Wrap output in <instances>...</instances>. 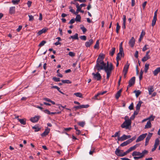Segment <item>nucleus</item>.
Returning <instances> with one entry per match:
<instances>
[{"label": "nucleus", "mask_w": 160, "mask_h": 160, "mask_svg": "<svg viewBox=\"0 0 160 160\" xmlns=\"http://www.w3.org/2000/svg\"><path fill=\"white\" fill-rule=\"evenodd\" d=\"M52 88H56L58 91L60 89V88L56 86H54L51 87Z\"/></svg>", "instance_id": "obj_63"}, {"label": "nucleus", "mask_w": 160, "mask_h": 160, "mask_svg": "<svg viewBox=\"0 0 160 160\" xmlns=\"http://www.w3.org/2000/svg\"><path fill=\"white\" fill-rule=\"evenodd\" d=\"M75 21L76 20H75V18H72L70 20V21H69V22L68 23V24H73L75 22Z\"/></svg>", "instance_id": "obj_53"}, {"label": "nucleus", "mask_w": 160, "mask_h": 160, "mask_svg": "<svg viewBox=\"0 0 160 160\" xmlns=\"http://www.w3.org/2000/svg\"><path fill=\"white\" fill-rule=\"evenodd\" d=\"M39 118L40 116H35L31 118L30 120L32 122H36L38 121Z\"/></svg>", "instance_id": "obj_8"}, {"label": "nucleus", "mask_w": 160, "mask_h": 160, "mask_svg": "<svg viewBox=\"0 0 160 160\" xmlns=\"http://www.w3.org/2000/svg\"><path fill=\"white\" fill-rule=\"evenodd\" d=\"M61 81L63 83H66L68 84L72 83V82L69 80H62Z\"/></svg>", "instance_id": "obj_34"}, {"label": "nucleus", "mask_w": 160, "mask_h": 160, "mask_svg": "<svg viewBox=\"0 0 160 160\" xmlns=\"http://www.w3.org/2000/svg\"><path fill=\"white\" fill-rule=\"evenodd\" d=\"M136 138V137L134 136L132 137V138L128 139L129 142L130 143L132 142L133 140H134Z\"/></svg>", "instance_id": "obj_52"}, {"label": "nucleus", "mask_w": 160, "mask_h": 160, "mask_svg": "<svg viewBox=\"0 0 160 160\" xmlns=\"http://www.w3.org/2000/svg\"><path fill=\"white\" fill-rule=\"evenodd\" d=\"M20 0H12V2L14 4H17L20 2Z\"/></svg>", "instance_id": "obj_46"}, {"label": "nucleus", "mask_w": 160, "mask_h": 160, "mask_svg": "<svg viewBox=\"0 0 160 160\" xmlns=\"http://www.w3.org/2000/svg\"><path fill=\"white\" fill-rule=\"evenodd\" d=\"M115 153L118 156L121 157V155H122V152H121V150H120L119 149L117 148L115 151Z\"/></svg>", "instance_id": "obj_19"}, {"label": "nucleus", "mask_w": 160, "mask_h": 160, "mask_svg": "<svg viewBox=\"0 0 160 160\" xmlns=\"http://www.w3.org/2000/svg\"><path fill=\"white\" fill-rule=\"evenodd\" d=\"M130 143L128 140L124 142L123 143H122L120 144V146L121 147H124L126 146H127V145Z\"/></svg>", "instance_id": "obj_27"}, {"label": "nucleus", "mask_w": 160, "mask_h": 160, "mask_svg": "<svg viewBox=\"0 0 160 160\" xmlns=\"http://www.w3.org/2000/svg\"><path fill=\"white\" fill-rule=\"evenodd\" d=\"M71 38L72 39H75V40H78V33H75L74 35L71 36L69 38V39H71Z\"/></svg>", "instance_id": "obj_22"}, {"label": "nucleus", "mask_w": 160, "mask_h": 160, "mask_svg": "<svg viewBox=\"0 0 160 160\" xmlns=\"http://www.w3.org/2000/svg\"><path fill=\"white\" fill-rule=\"evenodd\" d=\"M142 158V156H139L137 157L134 156L133 157L134 159L135 160L138 159Z\"/></svg>", "instance_id": "obj_57"}, {"label": "nucleus", "mask_w": 160, "mask_h": 160, "mask_svg": "<svg viewBox=\"0 0 160 160\" xmlns=\"http://www.w3.org/2000/svg\"><path fill=\"white\" fill-rule=\"evenodd\" d=\"M93 40L92 39H90L88 41L85 42V45L87 48L89 47L93 44Z\"/></svg>", "instance_id": "obj_11"}, {"label": "nucleus", "mask_w": 160, "mask_h": 160, "mask_svg": "<svg viewBox=\"0 0 160 160\" xmlns=\"http://www.w3.org/2000/svg\"><path fill=\"white\" fill-rule=\"evenodd\" d=\"M120 28V26L119 25V24L118 23H117V27H116V32L117 33H118V31L119 29Z\"/></svg>", "instance_id": "obj_42"}, {"label": "nucleus", "mask_w": 160, "mask_h": 160, "mask_svg": "<svg viewBox=\"0 0 160 160\" xmlns=\"http://www.w3.org/2000/svg\"><path fill=\"white\" fill-rule=\"evenodd\" d=\"M74 95H75L76 97L79 98L82 97V94L80 92H76L74 93Z\"/></svg>", "instance_id": "obj_35"}, {"label": "nucleus", "mask_w": 160, "mask_h": 160, "mask_svg": "<svg viewBox=\"0 0 160 160\" xmlns=\"http://www.w3.org/2000/svg\"><path fill=\"white\" fill-rule=\"evenodd\" d=\"M99 40H97L96 41V43L95 45L94 46V48H97L99 47Z\"/></svg>", "instance_id": "obj_45"}, {"label": "nucleus", "mask_w": 160, "mask_h": 160, "mask_svg": "<svg viewBox=\"0 0 160 160\" xmlns=\"http://www.w3.org/2000/svg\"><path fill=\"white\" fill-rule=\"evenodd\" d=\"M131 137L130 135H126L125 134H123L122 136L120 138H118V141H123L127 139L130 138Z\"/></svg>", "instance_id": "obj_6"}, {"label": "nucleus", "mask_w": 160, "mask_h": 160, "mask_svg": "<svg viewBox=\"0 0 160 160\" xmlns=\"http://www.w3.org/2000/svg\"><path fill=\"white\" fill-rule=\"evenodd\" d=\"M99 72H97L96 73L93 72L92 73L93 76V79L97 81H100L102 77L100 73H99Z\"/></svg>", "instance_id": "obj_4"}, {"label": "nucleus", "mask_w": 160, "mask_h": 160, "mask_svg": "<svg viewBox=\"0 0 160 160\" xmlns=\"http://www.w3.org/2000/svg\"><path fill=\"white\" fill-rule=\"evenodd\" d=\"M91 2H89L88 7H87V9L88 10H89L91 8Z\"/></svg>", "instance_id": "obj_60"}, {"label": "nucleus", "mask_w": 160, "mask_h": 160, "mask_svg": "<svg viewBox=\"0 0 160 160\" xmlns=\"http://www.w3.org/2000/svg\"><path fill=\"white\" fill-rule=\"evenodd\" d=\"M103 69L106 73H111L113 69V65L112 63H110L109 65L108 62H107V65L104 66Z\"/></svg>", "instance_id": "obj_3"}, {"label": "nucleus", "mask_w": 160, "mask_h": 160, "mask_svg": "<svg viewBox=\"0 0 160 160\" xmlns=\"http://www.w3.org/2000/svg\"><path fill=\"white\" fill-rule=\"evenodd\" d=\"M135 77H133L129 81V87H131L134 85L135 82Z\"/></svg>", "instance_id": "obj_9"}, {"label": "nucleus", "mask_w": 160, "mask_h": 160, "mask_svg": "<svg viewBox=\"0 0 160 160\" xmlns=\"http://www.w3.org/2000/svg\"><path fill=\"white\" fill-rule=\"evenodd\" d=\"M80 29L82 30L83 33L87 31L86 29L83 25H82V26L80 27Z\"/></svg>", "instance_id": "obj_48"}, {"label": "nucleus", "mask_w": 160, "mask_h": 160, "mask_svg": "<svg viewBox=\"0 0 160 160\" xmlns=\"http://www.w3.org/2000/svg\"><path fill=\"white\" fill-rule=\"evenodd\" d=\"M138 51H136L135 52V54L134 55L135 57L136 58H138Z\"/></svg>", "instance_id": "obj_64"}, {"label": "nucleus", "mask_w": 160, "mask_h": 160, "mask_svg": "<svg viewBox=\"0 0 160 160\" xmlns=\"http://www.w3.org/2000/svg\"><path fill=\"white\" fill-rule=\"evenodd\" d=\"M124 55L123 49L121 48H119V52L117 55L116 59L121 60V58L122 57H124Z\"/></svg>", "instance_id": "obj_5"}, {"label": "nucleus", "mask_w": 160, "mask_h": 160, "mask_svg": "<svg viewBox=\"0 0 160 160\" xmlns=\"http://www.w3.org/2000/svg\"><path fill=\"white\" fill-rule=\"evenodd\" d=\"M135 43V39L133 37H132L129 41V44L131 47L132 48L134 46Z\"/></svg>", "instance_id": "obj_12"}, {"label": "nucleus", "mask_w": 160, "mask_h": 160, "mask_svg": "<svg viewBox=\"0 0 160 160\" xmlns=\"http://www.w3.org/2000/svg\"><path fill=\"white\" fill-rule=\"evenodd\" d=\"M148 46V45L147 44H145L144 47L142 49V51L143 52L145 51L146 50L148 49V48H147V47Z\"/></svg>", "instance_id": "obj_55"}, {"label": "nucleus", "mask_w": 160, "mask_h": 160, "mask_svg": "<svg viewBox=\"0 0 160 160\" xmlns=\"http://www.w3.org/2000/svg\"><path fill=\"white\" fill-rule=\"evenodd\" d=\"M159 73L160 74V67L157 68L153 71V73L154 76H157Z\"/></svg>", "instance_id": "obj_15"}, {"label": "nucleus", "mask_w": 160, "mask_h": 160, "mask_svg": "<svg viewBox=\"0 0 160 160\" xmlns=\"http://www.w3.org/2000/svg\"><path fill=\"white\" fill-rule=\"evenodd\" d=\"M104 58V55L103 54L100 53L98 56V58L97 61L100 62V61H103V59Z\"/></svg>", "instance_id": "obj_16"}, {"label": "nucleus", "mask_w": 160, "mask_h": 160, "mask_svg": "<svg viewBox=\"0 0 160 160\" xmlns=\"http://www.w3.org/2000/svg\"><path fill=\"white\" fill-rule=\"evenodd\" d=\"M120 131H118V132H116L115 134L113 135H112L111 137L113 138L118 137V138H120Z\"/></svg>", "instance_id": "obj_21"}, {"label": "nucleus", "mask_w": 160, "mask_h": 160, "mask_svg": "<svg viewBox=\"0 0 160 160\" xmlns=\"http://www.w3.org/2000/svg\"><path fill=\"white\" fill-rule=\"evenodd\" d=\"M147 135V133H145L140 135L137 139L136 142H138L142 140L146 137Z\"/></svg>", "instance_id": "obj_7"}, {"label": "nucleus", "mask_w": 160, "mask_h": 160, "mask_svg": "<svg viewBox=\"0 0 160 160\" xmlns=\"http://www.w3.org/2000/svg\"><path fill=\"white\" fill-rule=\"evenodd\" d=\"M151 124L150 121H148L147 122V124L145 125L144 128H149L151 127Z\"/></svg>", "instance_id": "obj_24"}, {"label": "nucleus", "mask_w": 160, "mask_h": 160, "mask_svg": "<svg viewBox=\"0 0 160 160\" xmlns=\"http://www.w3.org/2000/svg\"><path fill=\"white\" fill-rule=\"evenodd\" d=\"M78 124L80 126L82 127H83L85 124V123L84 122H79L78 123Z\"/></svg>", "instance_id": "obj_50"}, {"label": "nucleus", "mask_w": 160, "mask_h": 160, "mask_svg": "<svg viewBox=\"0 0 160 160\" xmlns=\"http://www.w3.org/2000/svg\"><path fill=\"white\" fill-rule=\"evenodd\" d=\"M32 3V2L31 1H28L27 3V4L28 7H29V8L30 7Z\"/></svg>", "instance_id": "obj_62"}, {"label": "nucleus", "mask_w": 160, "mask_h": 160, "mask_svg": "<svg viewBox=\"0 0 160 160\" xmlns=\"http://www.w3.org/2000/svg\"><path fill=\"white\" fill-rule=\"evenodd\" d=\"M29 17V21H32L34 19V17L32 15H28Z\"/></svg>", "instance_id": "obj_56"}, {"label": "nucleus", "mask_w": 160, "mask_h": 160, "mask_svg": "<svg viewBox=\"0 0 160 160\" xmlns=\"http://www.w3.org/2000/svg\"><path fill=\"white\" fill-rule=\"evenodd\" d=\"M134 92L135 93L136 96L137 97H138L141 94V92L139 90L137 91L135 90L134 91Z\"/></svg>", "instance_id": "obj_36"}, {"label": "nucleus", "mask_w": 160, "mask_h": 160, "mask_svg": "<svg viewBox=\"0 0 160 160\" xmlns=\"http://www.w3.org/2000/svg\"><path fill=\"white\" fill-rule=\"evenodd\" d=\"M22 26L21 25H19L18 28L16 30L18 32H19L22 29Z\"/></svg>", "instance_id": "obj_61"}, {"label": "nucleus", "mask_w": 160, "mask_h": 160, "mask_svg": "<svg viewBox=\"0 0 160 160\" xmlns=\"http://www.w3.org/2000/svg\"><path fill=\"white\" fill-rule=\"evenodd\" d=\"M157 18L155 17H153V20H152V26H154L156 23V21H157Z\"/></svg>", "instance_id": "obj_33"}, {"label": "nucleus", "mask_w": 160, "mask_h": 160, "mask_svg": "<svg viewBox=\"0 0 160 160\" xmlns=\"http://www.w3.org/2000/svg\"><path fill=\"white\" fill-rule=\"evenodd\" d=\"M115 48H112L111 51L110 52L109 54L111 56H113L115 52Z\"/></svg>", "instance_id": "obj_30"}, {"label": "nucleus", "mask_w": 160, "mask_h": 160, "mask_svg": "<svg viewBox=\"0 0 160 160\" xmlns=\"http://www.w3.org/2000/svg\"><path fill=\"white\" fill-rule=\"evenodd\" d=\"M142 103V102L141 101H139L138 103L137 104L136 108V110L137 111H139L140 109V107L141 105V104Z\"/></svg>", "instance_id": "obj_17"}, {"label": "nucleus", "mask_w": 160, "mask_h": 160, "mask_svg": "<svg viewBox=\"0 0 160 160\" xmlns=\"http://www.w3.org/2000/svg\"><path fill=\"white\" fill-rule=\"evenodd\" d=\"M149 64L146 63L145 65L144 72L145 73H147L148 70L149 69Z\"/></svg>", "instance_id": "obj_29"}, {"label": "nucleus", "mask_w": 160, "mask_h": 160, "mask_svg": "<svg viewBox=\"0 0 160 160\" xmlns=\"http://www.w3.org/2000/svg\"><path fill=\"white\" fill-rule=\"evenodd\" d=\"M52 80L56 82H59L60 81V79L59 78H58L56 77H53L52 78Z\"/></svg>", "instance_id": "obj_44"}, {"label": "nucleus", "mask_w": 160, "mask_h": 160, "mask_svg": "<svg viewBox=\"0 0 160 160\" xmlns=\"http://www.w3.org/2000/svg\"><path fill=\"white\" fill-rule=\"evenodd\" d=\"M68 55L72 57H73L75 56V53L73 52H69Z\"/></svg>", "instance_id": "obj_54"}, {"label": "nucleus", "mask_w": 160, "mask_h": 160, "mask_svg": "<svg viewBox=\"0 0 160 160\" xmlns=\"http://www.w3.org/2000/svg\"><path fill=\"white\" fill-rule=\"evenodd\" d=\"M148 93L149 95H151L154 91L153 86H150L148 88Z\"/></svg>", "instance_id": "obj_20"}, {"label": "nucleus", "mask_w": 160, "mask_h": 160, "mask_svg": "<svg viewBox=\"0 0 160 160\" xmlns=\"http://www.w3.org/2000/svg\"><path fill=\"white\" fill-rule=\"evenodd\" d=\"M50 129L47 128L45 131L41 134V135L42 137H44L47 135L49 132Z\"/></svg>", "instance_id": "obj_14"}, {"label": "nucleus", "mask_w": 160, "mask_h": 160, "mask_svg": "<svg viewBox=\"0 0 160 160\" xmlns=\"http://www.w3.org/2000/svg\"><path fill=\"white\" fill-rule=\"evenodd\" d=\"M141 154V152L136 151H134L132 153V155L133 156H139Z\"/></svg>", "instance_id": "obj_25"}, {"label": "nucleus", "mask_w": 160, "mask_h": 160, "mask_svg": "<svg viewBox=\"0 0 160 160\" xmlns=\"http://www.w3.org/2000/svg\"><path fill=\"white\" fill-rule=\"evenodd\" d=\"M159 144V141L158 138H157L155 140V142L154 146L155 147L157 148V146Z\"/></svg>", "instance_id": "obj_31"}, {"label": "nucleus", "mask_w": 160, "mask_h": 160, "mask_svg": "<svg viewBox=\"0 0 160 160\" xmlns=\"http://www.w3.org/2000/svg\"><path fill=\"white\" fill-rule=\"evenodd\" d=\"M148 152V151L145 150H143V151H142V152H141V156H142V158H143L144 156L145 155V154L147 153Z\"/></svg>", "instance_id": "obj_39"}, {"label": "nucleus", "mask_w": 160, "mask_h": 160, "mask_svg": "<svg viewBox=\"0 0 160 160\" xmlns=\"http://www.w3.org/2000/svg\"><path fill=\"white\" fill-rule=\"evenodd\" d=\"M105 66V63L104 62V61H96V64L94 66V69L95 71L97 70L98 72H99L101 70L103 69L104 66Z\"/></svg>", "instance_id": "obj_1"}, {"label": "nucleus", "mask_w": 160, "mask_h": 160, "mask_svg": "<svg viewBox=\"0 0 160 160\" xmlns=\"http://www.w3.org/2000/svg\"><path fill=\"white\" fill-rule=\"evenodd\" d=\"M155 118V116H154L152 115H151L147 119H149L151 121H153L154 120V118Z\"/></svg>", "instance_id": "obj_43"}, {"label": "nucleus", "mask_w": 160, "mask_h": 160, "mask_svg": "<svg viewBox=\"0 0 160 160\" xmlns=\"http://www.w3.org/2000/svg\"><path fill=\"white\" fill-rule=\"evenodd\" d=\"M80 108H88L89 107V105L88 104L87 105H80Z\"/></svg>", "instance_id": "obj_41"}, {"label": "nucleus", "mask_w": 160, "mask_h": 160, "mask_svg": "<svg viewBox=\"0 0 160 160\" xmlns=\"http://www.w3.org/2000/svg\"><path fill=\"white\" fill-rule=\"evenodd\" d=\"M131 121L130 119H128L121 124V127L122 128H125L126 129H130L131 128Z\"/></svg>", "instance_id": "obj_2"}, {"label": "nucleus", "mask_w": 160, "mask_h": 160, "mask_svg": "<svg viewBox=\"0 0 160 160\" xmlns=\"http://www.w3.org/2000/svg\"><path fill=\"white\" fill-rule=\"evenodd\" d=\"M43 111L46 113H47L48 114H51V112L48 109L44 110Z\"/></svg>", "instance_id": "obj_58"}, {"label": "nucleus", "mask_w": 160, "mask_h": 160, "mask_svg": "<svg viewBox=\"0 0 160 160\" xmlns=\"http://www.w3.org/2000/svg\"><path fill=\"white\" fill-rule=\"evenodd\" d=\"M33 129H34V131L36 132H38L40 130V128L36 126H34L32 127Z\"/></svg>", "instance_id": "obj_40"}, {"label": "nucleus", "mask_w": 160, "mask_h": 160, "mask_svg": "<svg viewBox=\"0 0 160 160\" xmlns=\"http://www.w3.org/2000/svg\"><path fill=\"white\" fill-rule=\"evenodd\" d=\"M138 145L137 144H135L134 146L131 147L130 148V149H131V150L132 151L134 150L137 147Z\"/></svg>", "instance_id": "obj_49"}, {"label": "nucleus", "mask_w": 160, "mask_h": 160, "mask_svg": "<svg viewBox=\"0 0 160 160\" xmlns=\"http://www.w3.org/2000/svg\"><path fill=\"white\" fill-rule=\"evenodd\" d=\"M15 12V7H10L9 9V13L10 14H14Z\"/></svg>", "instance_id": "obj_13"}, {"label": "nucleus", "mask_w": 160, "mask_h": 160, "mask_svg": "<svg viewBox=\"0 0 160 160\" xmlns=\"http://www.w3.org/2000/svg\"><path fill=\"white\" fill-rule=\"evenodd\" d=\"M152 133L149 132L148 134V135L147 136V137L146 139L150 140V139L151 138V137H152Z\"/></svg>", "instance_id": "obj_38"}, {"label": "nucleus", "mask_w": 160, "mask_h": 160, "mask_svg": "<svg viewBox=\"0 0 160 160\" xmlns=\"http://www.w3.org/2000/svg\"><path fill=\"white\" fill-rule=\"evenodd\" d=\"M128 108H129V109L130 110H132L133 109V103L132 102L131 104L129 106Z\"/></svg>", "instance_id": "obj_59"}, {"label": "nucleus", "mask_w": 160, "mask_h": 160, "mask_svg": "<svg viewBox=\"0 0 160 160\" xmlns=\"http://www.w3.org/2000/svg\"><path fill=\"white\" fill-rule=\"evenodd\" d=\"M150 58V57L149 56H147L145 55V56H144L142 59V61L143 62H145Z\"/></svg>", "instance_id": "obj_28"}, {"label": "nucleus", "mask_w": 160, "mask_h": 160, "mask_svg": "<svg viewBox=\"0 0 160 160\" xmlns=\"http://www.w3.org/2000/svg\"><path fill=\"white\" fill-rule=\"evenodd\" d=\"M145 32L142 31L140 37V38L139 39V41L141 42V39L142 38L143 36L145 35Z\"/></svg>", "instance_id": "obj_32"}, {"label": "nucleus", "mask_w": 160, "mask_h": 160, "mask_svg": "<svg viewBox=\"0 0 160 160\" xmlns=\"http://www.w3.org/2000/svg\"><path fill=\"white\" fill-rule=\"evenodd\" d=\"M46 43V42L45 41H42L39 44V46L42 47L43 46L45 43Z\"/></svg>", "instance_id": "obj_47"}, {"label": "nucleus", "mask_w": 160, "mask_h": 160, "mask_svg": "<svg viewBox=\"0 0 160 160\" xmlns=\"http://www.w3.org/2000/svg\"><path fill=\"white\" fill-rule=\"evenodd\" d=\"M122 88L120 89L118 91L115 95V98L116 99H118L121 95V92L122 90Z\"/></svg>", "instance_id": "obj_18"}, {"label": "nucleus", "mask_w": 160, "mask_h": 160, "mask_svg": "<svg viewBox=\"0 0 160 160\" xmlns=\"http://www.w3.org/2000/svg\"><path fill=\"white\" fill-rule=\"evenodd\" d=\"M18 120L21 124L25 125L26 124V120L25 119L18 118Z\"/></svg>", "instance_id": "obj_26"}, {"label": "nucleus", "mask_w": 160, "mask_h": 160, "mask_svg": "<svg viewBox=\"0 0 160 160\" xmlns=\"http://www.w3.org/2000/svg\"><path fill=\"white\" fill-rule=\"evenodd\" d=\"M81 19V17L79 15H77L76 18L75 19L76 21L80 22Z\"/></svg>", "instance_id": "obj_37"}, {"label": "nucleus", "mask_w": 160, "mask_h": 160, "mask_svg": "<svg viewBox=\"0 0 160 160\" xmlns=\"http://www.w3.org/2000/svg\"><path fill=\"white\" fill-rule=\"evenodd\" d=\"M47 29L43 28L41 30L39 31L37 33V34L39 35H40L43 33L47 31Z\"/></svg>", "instance_id": "obj_23"}, {"label": "nucleus", "mask_w": 160, "mask_h": 160, "mask_svg": "<svg viewBox=\"0 0 160 160\" xmlns=\"http://www.w3.org/2000/svg\"><path fill=\"white\" fill-rule=\"evenodd\" d=\"M80 38L82 40L85 41L87 39L85 35L81 36L80 37Z\"/></svg>", "instance_id": "obj_51"}, {"label": "nucleus", "mask_w": 160, "mask_h": 160, "mask_svg": "<svg viewBox=\"0 0 160 160\" xmlns=\"http://www.w3.org/2000/svg\"><path fill=\"white\" fill-rule=\"evenodd\" d=\"M130 65V64L128 62H127L126 65L124 66L123 69V72L124 73H125V74H126L127 72L128 71L129 66Z\"/></svg>", "instance_id": "obj_10"}]
</instances>
